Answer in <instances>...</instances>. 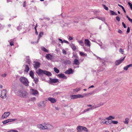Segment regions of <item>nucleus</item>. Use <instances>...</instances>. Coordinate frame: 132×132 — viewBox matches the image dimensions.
<instances>
[{
	"label": "nucleus",
	"mask_w": 132,
	"mask_h": 132,
	"mask_svg": "<svg viewBox=\"0 0 132 132\" xmlns=\"http://www.w3.org/2000/svg\"><path fill=\"white\" fill-rule=\"evenodd\" d=\"M104 8L106 10H108V7H106L105 5H103Z\"/></svg>",
	"instance_id": "obj_44"
},
{
	"label": "nucleus",
	"mask_w": 132,
	"mask_h": 132,
	"mask_svg": "<svg viewBox=\"0 0 132 132\" xmlns=\"http://www.w3.org/2000/svg\"><path fill=\"white\" fill-rule=\"evenodd\" d=\"M90 109H92V108H88L84 110L83 113H84L86 112L89 111Z\"/></svg>",
	"instance_id": "obj_36"
},
{
	"label": "nucleus",
	"mask_w": 132,
	"mask_h": 132,
	"mask_svg": "<svg viewBox=\"0 0 132 132\" xmlns=\"http://www.w3.org/2000/svg\"><path fill=\"white\" fill-rule=\"evenodd\" d=\"M34 79V81L35 82L36 84H37V82H38V78L37 77H34L33 78H32Z\"/></svg>",
	"instance_id": "obj_24"
},
{
	"label": "nucleus",
	"mask_w": 132,
	"mask_h": 132,
	"mask_svg": "<svg viewBox=\"0 0 132 132\" xmlns=\"http://www.w3.org/2000/svg\"><path fill=\"white\" fill-rule=\"evenodd\" d=\"M118 33L121 34L122 33V31L120 29L118 30Z\"/></svg>",
	"instance_id": "obj_53"
},
{
	"label": "nucleus",
	"mask_w": 132,
	"mask_h": 132,
	"mask_svg": "<svg viewBox=\"0 0 132 132\" xmlns=\"http://www.w3.org/2000/svg\"><path fill=\"white\" fill-rule=\"evenodd\" d=\"M111 123V120L110 121L109 120L106 121L105 124L106 125H109Z\"/></svg>",
	"instance_id": "obj_38"
},
{
	"label": "nucleus",
	"mask_w": 132,
	"mask_h": 132,
	"mask_svg": "<svg viewBox=\"0 0 132 132\" xmlns=\"http://www.w3.org/2000/svg\"><path fill=\"white\" fill-rule=\"evenodd\" d=\"M70 46L73 51H75L76 50L77 48L76 46L73 44H71Z\"/></svg>",
	"instance_id": "obj_21"
},
{
	"label": "nucleus",
	"mask_w": 132,
	"mask_h": 132,
	"mask_svg": "<svg viewBox=\"0 0 132 132\" xmlns=\"http://www.w3.org/2000/svg\"><path fill=\"white\" fill-rule=\"evenodd\" d=\"M119 52L122 54H123L124 52L123 50L121 48H120L119 50Z\"/></svg>",
	"instance_id": "obj_41"
},
{
	"label": "nucleus",
	"mask_w": 132,
	"mask_h": 132,
	"mask_svg": "<svg viewBox=\"0 0 132 132\" xmlns=\"http://www.w3.org/2000/svg\"><path fill=\"white\" fill-rule=\"evenodd\" d=\"M103 105V104H101V103H99L98 104V106H98V107H99L100 106L102 105Z\"/></svg>",
	"instance_id": "obj_58"
},
{
	"label": "nucleus",
	"mask_w": 132,
	"mask_h": 132,
	"mask_svg": "<svg viewBox=\"0 0 132 132\" xmlns=\"http://www.w3.org/2000/svg\"><path fill=\"white\" fill-rule=\"evenodd\" d=\"M65 73L67 74H70L73 73L72 69L71 68H70L68 70H67L65 72Z\"/></svg>",
	"instance_id": "obj_12"
},
{
	"label": "nucleus",
	"mask_w": 132,
	"mask_h": 132,
	"mask_svg": "<svg viewBox=\"0 0 132 132\" xmlns=\"http://www.w3.org/2000/svg\"><path fill=\"white\" fill-rule=\"evenodd\" d=\"M19 80L21 82L26 86H29V82L26 78L23 77H21Z\"/></svg>",
	"instance_id": "obj_1"
},
{
	"label": "nucleus",
	"mask_w": 132,
	"mask_h": 132,
	"mask_svg": "<svg viewBox=\"0 0 132 132\" xmlns=\"http://www.w3.org/2000/svg\"><path fill=\"white\" fill-rule=\"evenodd\" d=\"M40 65V63L39 62H35V63L34 64V67L37 69L39 67Z\"/></svg>",
	"instance_id": "obj_10"
},
{
	"label": "nucleus",
	"mask_w": 132,
	"mask_h": 132,
	"mask_svg": "<svg viewBox=\"0 0 132 132\" xmlns=\"http://www.w3.org/2000/svg\"><path fill=\"white\" fill-rule=\"evenodd\" d=\"M57 76L60 78H64L66 79L67 77L63 73H60Z\"/></svg>",
	"instance_id": "obj_18"
},
{
	"label": "nucleus",
	"mask_w": 132,
	"mask_h": 132,
	"mask_svg": "<svg viewBox=\"0 0 132 132\" xmlns=\"http://www.w3.org/2000/svg\"><path fill=\"white\" fill-rule=\"evenodd\" d=\"M27 62H28V63L29 64H30V62L29 61V60H27Z\"/></svg>",
	"instance_id": "obj_62"
},
{
	"label": "nucleus",
	"mask_w": 132,
	"mask_h": 132,
	"mask_svg": "<svg viewBox=\"0 0 132 132\" xmlns=\"http://www.w3.org/2000/svg\"><path fill=\"white\" fill-rule=\"evenodd\" d=\"M7 91L6 89L3 90L1 92V98L3 99L5 98L6 97Z\"/></svg>",
	"instance_id": "obj_2"
},
{
	"label": "nucleus",
	"mask_w": 132,
	"mask_h": 132,
	"mask_svg": "<svg viewBox=\"0 0 132 132\" xmlns=\"http://www.w3.org/2000/svg\"><path fill=\"white\" fill-rule=\"evenodd\" d=\"M118 123V121H114L111 120V123H112L114 124H117Z\"/></svg>",
	"instance_id": "obj_40"
},
{
	"label": "nucleus",
	"mask_w": 132,
	"mask_h": 132,
	"mask_svg": "<svg viewBox=\"0 0 132 132\" xmlns=\"http://www.w3.org/2000/svg\"><path fill=\"white\" fill-rule=\"evenodd\" d=\"M122 25L123 26V27L124 28H126L127 27L126 26L125 24L123 22H122Z\"/></svg>",
	"instance_id": "obj_51"
},
{
	"label": "nucleus",
	"mask_w": 132,
	"mask_h": 132,
	"mask_svg": "<svg viewBox=\"0 0 132 132\" xmlns=\"http://www.w3.org/2000/svg\"><path fill=\"white\" fill-rule=\"evenodd\" d=\"M63 42H64L66 43L67 44H69V43L67 41L65 40H64L63 41Z\"/></svg>",
	"instance_id": "obj_61"
},
{
	"label": "nucleus",
	"mask_w": 132,
	"mask_h": 132,
	"mask_svg": "<svg viewBox=\"0 0 132 132\" xmlns=\"http://www.w3.org/2000/svg\"><path fill=\"white\" fill-rule=\"evenodd\" d=\"M118 5L119 7H121L122 8V9L124 12L125 13L126 12V11L124 7L122 6L119 4H118Z\"/></svg>",
	"instance_id": "obj_37"
},
{
	"label": "nucleus",
	"mask_w": 132,
	"mask_h": 132,
	"mask_svg": "<svg viewBox=\"0 0 132 132\" xmlns=\"http://www.w3.org/2000/svg\"><path fill=\"white\" fill-rule=\"evenodd\" d=\"M29 75L30 77H31L32 78H33L34 77V73L32 71H31L30 72H29Z\"/></svg>",
	"instance_id": "obj_28"
},
{
	"label": "nucleus",
	"mask_w": 132,
	"mask_h": 132,
	"mask_svg": "<svg viewBox=\"0 0 132 132\" xmlns=\"http://www.w3.org/2000/svg\"><path fill=\"white\" fill-rule=\"evenodd\" d=\"M6 75H6V74L4 73V74H2L1 75V76L2 77H6Z\"/></svg>",
	"instance_id": "obj_52"
},
{
	"label": "nucleus",
	"mask_w": 132,
	"mask_h": 132,
	"mask_svg": "<svg viewBox=\"0 0 132 132\" xmlns=\"http://www.w3.org/2000/svg\"><path fill=\"white\" fill-rule=\"evenodd\" d=\"M85 43L87 46H90V42L88 39L85 40Z\"/></svg>",
	"instance_id": "obj_16"
},
{
	"label": "nucleus",
	"mask_w": 132,
	"mask_h": 132,
	"mask_svg": "<svg viewBox=\"0 0 132 132\" xmlns=\"http://www.w3.org/2000/svg\"><path fill=\"white\" fill-rule=\"evenodd\" d=\"M37 126L38 128L42 130H45V127L44 125H43V124L38 125Z\"/></svg>",
	"instance_id": "obj_11"
},
{
	"label": "nucleus",
	"mask_w": 132,
	"mask_h": 132,
	"mask_svg": "<svg viewBox=\"0 0 132 132\" xmlns=\"http://www.w3.org/2000/svg\"><path fill=\"white\" fill-rule=\"evenodd\" d=\"M129 121V119L128 118H126L125 119V120L124 121V123L125 124H127L128 123Z\"/></svg>",
	"instance_id": "obj_30"
},
{
	"label": "nucleus",
	"mask_w": 132,
	"mask_h": 132,
	"mask_svg": "<svg viewBox=\"0 0 132 132\" xmlns=\"http://www.w3.org/2000/svg\"><path fill=\"white\" fill-rule=\"evenodd\" d=\"M98 107V106H93L92 108V110L93 109L92 108H93V109H95V108H97Z\"/></svg>",
	"instance_id": "obj_54"
},
{
	"label": "nucleus",
	"mask_w": 132,
	"mask_h": 132,
	"mask_svg": "<svg viewBox=\"0 0 132 132\" xmlns=\"http://www.w3.org/2000/svg\"><path fill=\"white\" fill-rule=\"evenodd\" d=\"M116 20L118 22H119L120 20V18L119 16H117L116 17Z\"/></svg>",
	"instance_id": "obj_47"
},
{
	"label": "nucleus",
	"mask_w": 132,
	"mask_h": 132,
	"mask_svg": "<svg viewBox=\"0 0 132 132\" xmlns=\"http://www.w3.org/2000/svg\"><path fill=\"white\" fill-rule=\"evenodd\" d=\"M128 69V68L127 67V66L125 67L124 68H123V69L124 70H126V71Z\"/></svg>",
	"instance_id": "obj_55"
},
{
	"label": "nucleus",
	"mask_w": 132,
	"mask_h": 132,
	"mask_svg": "<svg viewBox=\"0 0 132 132\" xmlns=\"http://www.w3.org/2000/svg\"><path fill=\"white\" fill-rule=\"evenodd\" d=\"M77 98L80 97L83 98L84 97L83 96L81 95L80 94H78V95H77Z\"/></svg>",
	"instance_id": "obj_43"
},
{
	"label": "nucleus",
	"mask_w": 132,
	"mask_h": 132,
	"mask_svg": "<svg viewBox=\"0 0 132 132\" xmlns=\"http://www.w3.org/2000/svg\"><path fill=\"white\" fill-rule=\"evenodd\" d=\"M114 118H115L114 117L112 116H110L106 118V119H107L108 120H111V119H114Z\"/></svg>",
	"instance_id": "obj_27"
},
{
	"label": "nucleus",
	"mask_w": 132,
	"mask_h": 132,
	"mask_svg": "<svg viewBox=\"0 0 132 132\" xmlns=\"http://www.w3.org/2000/svg\"><path fill=\"white\" fill-rule=\"evenodd\" d=\"M73 64L77 65H79L80 64L79 60L77 59H75L73 61Z\"/></svg>",
	"instance_id": "obj_14"
},
{
	"label": "nucleus",
	"mask_w": 132,
	"mask_h": 132,
	"mask_svg": "<svg viewBox=\"0 0 132 132\" xmlns=\"http://www.w3.org/2000/svg\"><path fill=\"white\" fill-rule=\"evenodd\" d=\"M19 92V94L23 97L26 96L28 94L27 93L26 91L23 90L22 89H20Z\"/></svg>",
	"instance_id": "obj_3"
},
{
	"label": "nucleus",
	"mask_w": 132,
	"mask_h": 132,
	"mask_svg": "<svg viewBox=\"0 0 132 132\" xmlns=\"http://www.w3.org/2000/svg\"><path fill=\"white\" fill-rule=\"evenodd\" d=\"M43 74L48 76H51L52 75L51 73L50 72L46 71V70H44Z\"/></svg>",
	"instance_id": "obj_15"
},
{
	"label": "nucleus",
	"mask_w": 132,
	"mask_h": 132,
	"mask_svg": "<svg viewBox=\"0 0 132 132\" xmlns=\"http://www.w3.org/2000/svg\"><path fill=\"white\" fill-rule=\"evenodd\" d=\"M127 67L128 68H129L130 67H132V64H130L128 65L127 66Z\"/></svg>",
	"instance_id": "obj_56"
},
{
	"label": "nucleus",
	"mask_w": 132,
	"mask_h": 132,
	"mask_svg": "<svg viewBox=\"0 0 132 132\" xmlns=\"http://www.w3.org/2000/svg\"><path fill=\"white\" fill-rule=\"evenodd\" d=\"M63 51V54H66V51H65L64 49L62 50Z\"/></svg>",
	"instance_id": "obj_60"
},
{
	"label": "nucleus",
	"mask_w": 132,
	"mask_h": 132,
	"mask_svg": "<svg viewBox=\"0 0 132 132\" xmlns=\"http://www.w3.org/2000/svg\"><path fill=\"white\" fill-rule=\"evenodd\" d=\"M35 33L36 35H37L38 34V32H37V31H35Z\"/></svg>",
	"instance_id": "obj_64"
},
{
	"label": "nucleus",
	"mask_w": 132,
	"mask_h": 132,
	"mask_svg": "<svg viewBox=\"0 0 132 132\" xmlns=\"http://www.w3.org/2000/svg\"><path fill=\"white\" fill-rule=\"evenodd\" d=\"M46 58L48 60L52 59V55L49 54H47L46 56Z\"/></svg>",
	"instance_id": "obj_22"
},
{
	"label": "nucleus",
	"mask_w": 132,
	"mask_h": 132,
	"mask_svg": "<svg viewBox=\"0 0 132 132\" xmlns=\"http://www.w3.org/2000/svg\"><path fill=\"white\" fill-rule=\"evenodd\" d=\"M32 93L33 95L37 94L38 93V91L36 90L33 89H31Z\"/></svg>",
	"instance_id": "obj_20"
},
{
	"label": "nucleus",
	"mask_w": 132,
	"mask_h": 132,
	"mask_svg": "<svg viewBox=\"0 0 132 132\" xmlns=\"http://www.w3.org/2000/svg\"><path fill=\"white\" fill-rule=\"evenodd\" d=\"M70 98L72 99H74L77 98V96L76 95H73L70 96Z\"/></svg>",
	"instance_id": "obj_29"
},
{
	"label": "nucleus",
	"mask_w": 132,
	"mask_h": 132,
	"mask_svg": "<svg viewBox=\"0 0 132 132\" xmlns=\"http://www.w3.org/2000/svg\"><path fill=\"white\" fill-rule=\"evenodd\" d=\"M77 132H80L82 129V126H79L77 128Z\"/></svg>",
	"instance_id": "obj_25"
},
{
	"label": "nucleus",
	"mask_w": 132,
	"mask_h": 132,
	"mask_svg": "<svg viewBox=\"0 0 132 132\" xmlns=\"http://www.w3.org/2000/svg\"><path fill=\"white\" fill-rule=\"evenodd\" d=\"M106 120L105 119H102L101 120V123L102 124H105L106 123Z\"/></svg>",
	"instance_id": "obj_35"
},
{
	"label": "nucleus",
	"mask_w": 132,
	"mask_h": 132,
	"mask_svg": "<svg viewBox=\"0 0 132 132\" xmlns=\"http://www.w3.org/2000/svg\"><path fill=\"white\" fill-rule=\"evenodd\" d=\"M54 71L56 73H58L59 72V70L57 68L55 67L54 68Z\"/></svg>",
	"instance_id": "obj_31"
},
{
	"label": "nucleus",
	"mask_w": 132,
	"mask_h": 132,
	"mask_svg": "<svg viewBox=\"0 0 132 132\" xmlns=\"http://www.w3.org/2000/svg\"><path fill=\"white\" fill-rule=\"evenodd\" d=\"M50 82L51 83H55L59 82L58 79H50Z\"/></svg>",
	"instance_id": "obj_13"
},
{
	"label": "nucleus",
	"mask_w": 132,
	"mask_h": 132,
	"mask_svg": "<svg viewBox=\"0 0 132 132\" xmlns=\"http://www.w3.org/2000/svg\"><path fill=\"white\" fill-rule=\"evenodd\" d=\"M10 112H5L2 115V119H4L7 118L10 114Z\"/></svg>",
	"instance_id": "obj_7"
},
{
	"label": "nucleus",
	"mask_w": 132,
	"mask_h": 132,
	"mask_svg": "<svg viewBox=\"0 0 132 132\" xmlns=\"http://www.w3.org/2000/svg\"><path fill=\"white\" fill-rule=\"evenodd\" d=\"M25 66V69L24 70V71L26 72H28L29 70V68L28 65L27 64H25L24 65Z\"/></svg>",
	"instance_id": "obj_17"
},
{
	"label": "nucleus",
	"mask_w": 132,
	"mask_h": 132,
	"mask_svg": "<svg viewBox=\"0 0 132 132\" xmlns=\"http://www.w3.org/2000/svg\"><path fill=\"white\" fill-rule=\"evenodd\" d=\"M80 54L82 56H84L85 55V54L82 52H80Z\"/></svg>",
	"instance_id": "obj_45"
},
{
	"label": "nucleus",
	"mask_w": 132,
	"mask_h": 132,
	"mask_svg": "<svg viewBox=\"0 0 132 132\" xmlns=\"http://www.w3.org/2000/svg\"><path fill=\"white\" fill-rule=\"evenodd\" d=\"M10 45L11 46H13L14 45V44H13V41H11L10 42Z\"/></svg>",
	"instance_id": "obj_50"
},
{
	"label": "nucleus",
	"mask_w": 132,
	"mask_h": 132,
	"mask_svg": "<svg viewBox=\"0 0 132 132\" xmlns=\"http://www.w3.org/2000/svg\"><path fill=\"white\" fill-rule=\"evenodd\" d=\"M16 120V119H8L6 120H5L2 122V123L4 125L5 124L9 122L13 121Z\"/></svg>",
	"instance_id": "obj_5"
},
{
	"label": "nucleus",
	"mask_w": 132,
	"mask_h": 132,
	"mask_svg": "<svg viewBox=\"0 0 132 132\" xmlns=\"http://www.w3.org/2000/svg\"><path fill=\"white\" fill-rule=\"evenodd\" d=\"M69 39L70 40H72L73 39V38L72 37H71L70 36H69Z\"/></svg>",
	"instance_id": "obj_59"
},
{
	"label": "nucleus",
	"mask_w": 132,
	"mask_h": 132,
	"mask_svg": "<svg viewBox=\"0 0 132 132\" xmlns=\"http://www.w3.org/2000/svg\"><path fill=\"white\" fill-rule=\"evenodd\" d=\"M7 132H19L17 130H10L7 131Z\"/></svg>",
	"instance_id": "obj_39"
},
{
	"label": "nucleus",
	"mask_w": 132,
	"mask_h": 132,
	"mask_svg": "<svg viewBox=\"0 0 132 132\" xmlns=\"http://www.w3.org/2000/svg\"><path fill=\"white\" fill-rule=\"evenodd\" d=\"M63 63L65 64H70L71 63V61L69 60H64Z\"/></svg>",
	"instance_id": "obj_23"
},
{
	"label": "nucleus",
	"mask_w": 132,
	"mask_h": 132,
	"mask_svg": "<svg viewBox=\"0 0 132 132\" xmlns=\"http://www.w3.org/2000/svg\"><path fill=\"white\" fill-rule=\"evenodd\" d=\"M79 43L80 44H81L82 46V44H83V42L82 40H81L79 42Z\"/></svg>",
	"instance_id": "obj_49"
},
{
	"label": "nucleus",
	"mask_w": 132,
	"mask_h": 132,
	"mask_svg": "<svg viewBox=\"0 0 132 132\" xmlns=\"http://www.w3.org/2000/svg\"><path fill=\"white\" fill-rule=\"evenodd\" d=\"M41 49L42 51L45 52L47 53L48 52L47 50L44 47H42L41 48Z\"/></svg>",
	"instance_id": "obj_32"
},
{
	"label": "nucleus",
	"mask_w": 132,
	"mask_h": 132,
	"mask_svg": "<svg viewBox=\"0 0 132 132\" xmlns=\"http://www.w3.org/2000/svg\"><path fill=\"white\" fill-rule=\"evenodd\" d=\"M110 13L112 15H117V14L115 12H114L113 11L111 10L110 11Z\"/></svg>",
	"instance_id": "obj_34"
},
{
	"label": "nucleus",
	"mask_w": 132,
	"mask_h": 132,
	"mask_svg": "<svg viewBox=\"0 0 132 132\" xmlns=\"http://www.w3.org/2000/svg\"><path fill=\"white\" fill-rule=\"evenodd\" d=\"M48 100L53 103H56L57 101L56 99L51 97H48Z\"/></svg>",
	"instance_id": "obj_9"
},
{
	"label": "nucleus",
	"mask_w": 132,
	"mask_h": 132,
	"mask_svg": "<svg viewBox=\"0 0 132 132\" xmlns=\"http://www.w3.org/2000/svg\"><path fill=\"white\" fill-rule=\"evenodd\" d=\"M81 89L80 88H78L77 89H75V91L76 92H78V91H79Z\"/></svg>",
	"instance_id": "obj_46"
},
{
	"label": "nucleus",
	"mask_w": 132,
	"mask_h": 132,
	"mask_svg": "<svg viewBox=\"0 0 132 132\" xmlns=\"http://www.w3.org/2000/svg\"><path fill=\"white\" fill-rule=\"evenodd\" d=\"M44 71V70L39 69L37 71H36V73L38 75L42 74H43Z\"/></svg>",
	"instance_id": "obj_19"
},
{
	"label": "nucleus",
	"mask_w": 132,
	"mask_h": 132,
	"mask_svg": "<svg viewBox=\"0 0 132 132\" xmlns=\"http://www.w3.org/2000/svg\"><path fill=\"white\" fill-rule=\"evenodd\" d=\"M59 40L61 42V43H63V41H62V40L60 38H59Z\"/></svg>",
	"instance_id": "obj_63"
},
{
	"label": "nucleus",
	"mask_w": 132,
	"mask_h": 132,
	"mask_svg": "<svg viewBox=\"0 0 132 132\" xmlns=\"http://www.w3.org/2000/svg\"><path fill=\"white\" fill-rule=\"evenodd\" d=\"M125 57V56L122 59L117 60L115 62V65H117L121 64L124 60Z\"/></svg>",
	"instance_id": "obj_6"
},
{
	"label": "nucleus",
	"mask_w": 132,
	"mask_h": 132,
	"mask_svg": "<svg viewBox=\"0 0 132 132\" xmlns=\"http://www.w3.org/2000/svg\"><path fill=\"white\" fill-rule=\"evenodd\" d=\"M26 2L24 1L23 2V6L25 7H26Z\"/></svg>",
	"instance_id": "obj_57"
},
{
	"label": "nucleus",
	"mask_w": 132,
	"mask_h": 132,
	"mask_svg": "<svg viewBox=\"0 0 132 132\" xmlns=\"http://www.w3.org/2000/svg\"><path fill=\"white\" fill-rule=\"evenodd\" d=\"M38 105L40 107L43 108L45 106V105L43 101H41L39 103Z\"/></svg>",
	"instance_id": "obj_8"
},
{
	"label": "nucleus",
	"mask_w": 132,
	"mask_h": 132,
	"mask_svg": "<svg viewBox=\"0 0 132 132\" xmlns=\"http://www.w3.org/2000/svg\"><path fill=\"white\" fill-rule=\"evenodd\" d=\"M126 17L128 19L129 21L132 23V19H131L128 15H127Z\"/></svg>",
	"instance_id": "obj_42"
},
{
	"label": "nucleus",
	"mask_w": 132,
	"mask_h": 132,
	"mask_svg": "<svg viewBox=\"0 0 132 132\" xmlns=\"http://www.w3.org/2000/svg\"><path fill=\"white\" fill-rule=\"evenodd\" d=\"M130 29L129 27H128L127 28V31L126 32L127 34L128 33L130 32Z\"/></svg>",
	"instance_id": "obj_48"
},
{
	"label": "nucleus",
	"mask_w": 132,
	"mask_h": 132,
	"mask_svg": "<svg viewBox=\"0 0 132 132\" xmlns=\"http://www.w3.org/2000/svg\"><path fill=\"white\" fill-rule=\"evenodd\" d=\"M82 129L84 131L88 132V130L85 127L82 126Z\"/></svg>",
	"instance_id": "obj_33"
},
{
	"label": "nucleus",
	"mask_w": 132,
	"mask_h": 132,
	"mask_svg": "<svg viewBox=\"0 0 132 132\" xmlns=\"http://www.w3.org/2000/svg\"><path fill=\"white\" fill-rule=\"evenodd\" d=\"M43 125H44L45 129L51 130L53 129V126L51 124H49L43 123Z\"/></svg>",
	"instance_id": "obj_4"
},
{
	"label": "nucleus",
	"mask_w": 132,
	"mask_h": 132,
	"mask_svg": "<svg viewBox=\"0 0 132 132\" xmlns=\"http://www.w3.org/2000/svg\"><path fill=\"white\" fill-rule=\"evenodd\" d=\"M43 32L42 31H40L39 34V36L38 38V40L40 39V38L43 35Z\"/></svg>",
	"instance_id": "obj_26"
}]
</instances>
